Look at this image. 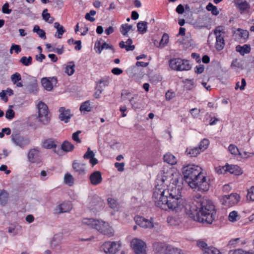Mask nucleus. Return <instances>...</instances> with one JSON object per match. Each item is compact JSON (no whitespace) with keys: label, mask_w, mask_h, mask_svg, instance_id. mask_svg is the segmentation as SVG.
Masks as SVG:
<instances>
[{"label":"nucleus","mask_w":254,"mask_h":254,"mask_svg":"<svg viewBox=\"0 0 254 254\" xmlns=\"http://www.w3.org/2000/svg\"><path fill=\"white\" fill-rule=\"evenodd\" d=\"M183 173L185 181L194 190L206 191L209 190V184L200 167L194 164L188 165L183 167Z\"/></svg>","instance_id":"3"},{"label":"nucleus","mask_w":254,"mask_h":254,"mask_svg":"<svg viewBox=\"0 0 254 254\" xmlns=\"http://www.w3.org/2000/svg\"><path fill=\"white\" fill-rule=\"evenodd\" d=\"M170 66L176 70H188L190 69L191 65L189 61L180 58L173 59L170 61Z\"/></svg>","instance_id":"6"},{"label":"nucleus","mask_w":254,"mask_h":254,"mask_svg":"<svg viewBox=\"0 0 254 254\" xmlns=\"http://www.w3.org/2000/svg\"><path fill=\"white\" fill-rule=\"evenodd\" d=\"M201 152L199 149L197 147H189L186 150V155L189 157H195L199 154Z\"/></svg>","instance_id":"25"},{"label":"nucleus","mask_w":254,"mask_h":254,"mask_svg":"<svg viewBox=\"0 0 254 254\" xmlns=\"http://www.w3.org/2000/svg\"><path fill=\"white\" fill-rule=\"evenodd\" d=\"M247 199L248 200L254 201V186L248 190Z\"/></svg>","instance_id":"51"},{"label":"nucleus","mask_w":254,"mask_h":254,"mask_svg":"<svg viewBox=\"0 0 254 254\" xmlns=\"http://www.w3.org/2000/svg\"><path fill=\"white\" fill-rule=\"evenodd\" d=\"M17 13L19 14H25L26 15H29L31 13V10L30 8L26 6H23L19 7L16 10Z\"/></svg>","instance_id":"40"},{"label":"nucleus","mask_w":254,"mask_h":254,"mask_svg":"<svg viewBox=\"0 0 254 254\" xmlns=\"http://www.w3.org/2000/svg\"><path fill=\"white\" fill-rule=\"evenodd\" d=\"M37 106L39 122L44 125H48L50 122V117L48 106L42 102H40Z\"/></svg>","instance_id":"5"},{"label":"nucleus","mask_w":254,"mask_h":254,"mask_svg":"<svg viewBox=\"0 0 254 254\" xmlns=\"http://www.w3.org/2000/svg\"><path fill=\"white\" fill-rule=\"evenodd\" d=\"M108 85V82L107 81H104L101 80L100 81L99 85L97 86V91L94 93V97L96 98H98L100 97V94L102 93L103 90V86L105 87Z\"/></svg>","instance_id":"29"},{"label":"nucleus","mask_w":254,"mask_h":254,"mask_svg":"<svg viewBox=\"0 0 254 254\" xmlns=\"http://www.w3.org/2000/svg\"><path fill=\"white\" fill-rule=\"evenodd\" d=\"M8 193L5 190L0 192V202L2 205H5L8 200Z\"/></svg>","instance_id":"36"},{"label":"nucleus","mask_w":254,"mask_h":254,"mask_svg":"<svg viewBox=\"0 0 254 254\" xmlns=\"http://www.w3.org/2000/svg\"><path fill=\"white\" fill-rule=\"evenodd\" d=\"M239 218L240 216L236 211L231 212L228 216V220L232 222L237 221Z\"/></svg>","instance_id":"46"},{"label":"nucleus","mask_w":254,"mask_h":254,"mask_svg":"<svg viewBox=\"0 0 254 254\" xmlns=\"http://www.w3.org/2000/svg\"><path fill=\"white\" fill-rule=\"evenodd\" d=\"M14 50L16 54L19 53L21 51V48L19 45H12L10 49V53L12 54V51Z\"/></svg>","instance_id":"61"},{"label":"nucleus","mask_w":254,"mask_h":254,"mask_svg":"<svg viewBox=\"0 0 254 254\" xmlns=\"http://www.w3.org/2000/svg\"><path fill=\"white\" fill-rule=\"evenodd\" d=\"M249 32L246 30L238 28L233 32V36L236 40L245 42L249 37Z\"/></svg>","instance_id":"14"},{"label":"nucleus","mask_w":254,"mask_h":254,"mask_svg":"<svg viewBox=\"0 0 254 254\" xmlns=\"http://www.w3.org/2000/svg\"><path fill=\"white\" fill-rule=\"evenodd\" d=\"M209 144V140L207 139L204 138L201 141L198 148L199 149L201 152H202L207 149Z\"/></svg>","instance_id":"48"},{"label":"nucleus","mask_w":254,"mask_h":254,"mask_svg":"<svg viewBox=\"0 0 254 254\" xmlns=\"http://www.w3.org/2000/svg\"><path fill=\"white\" fill-rule=\"evenodd\" d=\"M29 89L28 91L30 93L35 94L37 91V84L36 80H35L33 83L30 84L29 85Z\"/></svg>","instance_id":"54"},{"label":"nucleus","mask_w":254,"mask_h":254,"mask_svg":"<svg viewBox=\"0 0 254 254\" xmlns=\"http://www.w3.org/2000/svg\"><path fill=\"white\" fill-rule=\"evenodd\" d=\"M246 86V80L244 78H242V81H241V85L240 86V82H237L236 83L235 89V90H237L239 88L241 91H242L245 89Z\"/></svg>","instance_id":"55"},{"label":"nucleus","mask_w":254,"mask_h":254,"mask_svg":"<svg viewBox=\"0 0 254 254\" xmlns=\"http://www.w3.org/2000/svg\"><path fill=\"white\" fill-rule=\"evenodd\" d=\"M91 184L97 186L102 182V174L100 171H96L91 173L89 176Z\"/></svg>","instance_id":"19"},{"label":"nucleus","mask_w":254,"mask_h":254,"mask_svg":"<svg viewBox=\"0 0 254 254\" xmlns=\"http://www.w3.org/2000/svg\"><path fill=\"white\" fill-rule=\"evenodd\" d=\"M178 173L168 166H164L158 174L157 183L153 194L155 205L162 209H170L176 212L183 208L185 199L174 184L178 181Z\"/></svg>","instance_id":"1"},{"label":"nucleus","mask_w":254,"mask_h":254,"mask_svg":"<svg viewBox=\"0 0 254 254\" xmlns=\"http://www.w3.org/2000/svg\"><path fill=\"white\" fill-rule=\"evenodd\" d=\"M81 132V131L80 130H78L76 132H74L72 135V139L77 143H80L81 141V139L79 137V135Z\"/></svg>","instance_id":"56"},{"label":"nucleus","mask_w":254,"mask_h":254,"mask_svg":"<svg viewBox=\"0 0 254 254\" xmlns=\"http://www.w3.org/2000/svg\"><path fill=\"white\" fill-rule=\"evenodd\" d=\"M227 172L235 175H240L243 173L241 169L237 165H227Z\"/></svg>","instance_id":"26"},{"label":"nucleus","mask_w":254,"mask_h":254,"mask_svg":"<svg viewBox=\"0 0 254 254\" xmlns=\"http://www.w3.org/2000/svg\"><path fill=\"white\" fill-rule=\"evenodd\" d=\"M181 250L180 249L169 245L166 248L165 254H181Z\"/></svg>","instance_id":"33"},{"label":"nucleus","mask_w":254,"mask_h":254,"mask_svg":"<svg viewBox=\"0 0 254 254\" xmlns=\"http://www.w3.org/2000/svg\"><path fill=\"white\" fill-rule=\"evenodd\" d=\"M64 182L69 186H72L74 184V178L69 173H66L64 176Z\"/></svg>","instance_id":"43"},{"label":"nucleus","mask_w":254,"mask_h":254,"mask_svg":"<svg viewBox=\"0 0 254 254\" xmlns=\"http://www.w3.org/2000/svg\"><path fill=\"white\" fill-rule=\"evenodd\" d=\"M120 242H106L101 247V250L106 254H115L121 248Z\"/></svg>","instance_id":"9"},{"label":"nucleus","mask_w":254,"mask_h":254,"mask_svg":"<svg viewBox=\"0 0 254 254\" xmlns=\"http://www.w3.org/2000/svg\"><path fill=\"white\" fill-rule=\"evenodd\" d=\"M9 4L8 3H4L2 7V11L3 13L9 14L11 12V9H9Z\"/></svg>","instance_id":"62"},{"label":"nucleus","mask_w":254,"mask_h":254,"mask_svg":"<svg viewBox=\"0 0 254 254\" xmlns=\"http://www.w3.org/2000/svg\"><path fill=\"white\" fill-rule=\"evenodd\" d=\"M59 111L60 112L59 119L61 121L64 122L65 123H67L69 122V120L72 114L70 112V110L69 109H65L64 107H61Z\"/></svg>","instance_id":"17"},{"label":"nucleus","mask_w":254,"mask_h":254,"mask_svg":"<svg viewBox=\"0 0 254 254\" xmlns=\"http://www.w3.org/2000/svg\"><path fill=\"white\" fill-rule=\"evenodd\" d=\"M17 227H9L8 229V232L9 233H12L13 236H15L18 234V231Z\"/></svg>","instance_id":"64"},{"label":"nucleus","mask_w":254,"mask_h":254,"mask_svg":"<svg viewBox=\"0 0 254 254\" xmlns=\"http://www.w3.org/2000/svg\"><path fill=\"white\" fill-rule=\"evenodd\" d=\"M72 209V205L70 202H64L58 205L54 209L55 214H61L69 212Z\"/></svg>","instance_id":"15"},{"label":"nucleus","mask_w":254,"mask_h":254,"mask_svg":"<svg viewBox=\"0 0 254 254\" xmlns=\"http://www.w3.org/2000/svg\"><path fill=\"white\" fill-rule=\"evenodd\" d=\"M38 150L36 149H30L28 153V159L32 163L35 162V156L38 154Z\"/></svg>","instance_id":"35"},{"label":"nucleus","mask_w":254,"mask_h":254,"mask_svg":"<svg viewBox=\"0 0 254 254\" xmlns=\"http://www.w3.org/2000/svg\"><path fill=\"white\" fill-rule=\"evenodd\" d=\"M61 148L64 151L70 152L74 149V146L73 144L68 141L65 140L63 142Z\"/></svg>","instance_id":"32"},{"label":"nucleus","mask_w":254,"mask_h":254,"mask_svg":"<svg viewBox=\"0 0 254 254\" xmlns=\"http://www.w3.org/2000/svg\"><path fill=\"white\" fill-rule=\"evenodd\" d=\"M15 113L14 111L11 109L7 110L5 113V117L8 120H11L14 117Z\"/></svg>","instance_id":"60"},{"label":"nucleus","mask_w":254,"mask_h":254,"mask_svg":"<svg viewBox=\"0 0 254 254\" xmlns=\"http://www.w3.org/2000/svg\"><path fill=\"white\" fill-rule=\"evenodd\" d=\"M197 246L201 249L204 253L205 250H206L209 247L207 246L206 243L202 240H199L196 242Z\"/></svg>","instance_id":"52"},{"label":"nucleus","mask_w":254,"mask_h":254,"mask_svg":"<svg viewBox=\"0 0 254 254\" xmlns=\"http://www.w3.org/2000/svg\"><path fill=\"white\" fill-rule=\"evenodd\" d=\"M240 200V196L237 193H231L224 196L221 199L222 204L227 207H231L237 204Z\"/></svg>","instance_id":"11"},{"label":"nucleus","mask_w":254,"mask_h":254,"mask_svg":"<svg viewBox=\"0 0 254 254\" xmlns=\"http://www.w3.org/2000/svg\"><path fill=\"white\" fill-rule=\"evenodd\" d=\"M33 31L36 33L41 38L44 39L46 38L45 32L43 29H40L38 25H35L34 26Z\"/></svg>","instance_id":"39"},{"label":"nucleus","mask_w":254,"mask_h":254,"mask_svg":"<svg viewBox=\"0 0 254 254\" xmlns=\"http://www.w3.org/2000/svg\"><path fill=\"white\" fill-rule=\"evenodd\" d=\"M216 172L218 174H224L227 172V165L218 166L215 168Z\"/></svg>","instance_id":"53"},{"label":"nucleus","mask_w":254,"mask_h":254,"mask_svg":"<svg viewBox=\"0 0 254 254\" xmlns=\"http://www.w3.org/2000/svg\"><path fill=\"white\" fill-rule=\"evenodd\" d=\"M62 240V236L55 235L51 241V247L53 250H56L60 246Z\"/></svg>","instance_id":"28"},{"label":"nucleus","mask_w":254,"mask_h":254,"mask_svg":"<svg viewBox=\"0 0 254 254\" xmlns=\"http://www.w3.org/2000/svg\"><path fill=\"white\" fill-rule=\"evenodd\" d=\"M228 150L233 155H239L240 157H243V155L239 151L238 147L234 144H230L228 147Z\"/></svg>","instance_id":"37"},{"label":"nucleus","mask_w":254,"mask_h":254,"mask_svg":"<svg viewBox=\"0 0 254 254\" xmlns=\"http://www.w3.org/2000/svg\"><path fill=\"white\" fill-rule=\"evenodd\" d=\"M206 8L208 11H211L212 14L214 15H217L219 13V11L218 10L217 7L210 2L207 4Z\"/></svg>","instance_id":"44"},{"label":"nucleus","mask_w":254,"mask_h":254,"mask_svg":"<svg viewBox=\"0 0 254 254\" xmlns=\"http://www.w3.org/2000/svg\"><path fill=\"white\" fill-rule=\"evenodd\" d=\"M136 223L139 226L143 228H152L154 227V225L151 220L146 219L140 216L135 217Z\"/></svg>","instance_id":"16"},{"label":"nucleus","mask_w":254,"mask_h":254,"mask_svg":"<svg viewBox=\"0 0 254 254\" xmlns=\"http://www.w3.org/2000/svg\"><path fill=\"white\" fill-rule=\"evenodd\" d=\"M236 51L243 56L245 54H248L251 51V47L248 45H244L243 46L238 45L236 47Z\"/></svg>","instance_id":"30"},{"label":"nucleus","mask_w":254,"mask_h":254,"mask_svg":"<svg viewBox=\"0 0 254 254\" xmlns=\"http://www.w3.org/2000/svg\"><path fill=\"white\" fill-rule=\"evenodd\" d=\"M41 83L44 89L47 91H51L54 85L57 83V79L55 77H44L41 79Z\"/></svg>","instance_id":"13"},{"label":"nucleus","mask_w":254,"mask_h":254,"mask_svg":"<svg viewBox=\"0 0 254 254\" xmlns=\"http://www.w3.org/2000/svg\"><path fill=\"white\" fill-rule=\"evenodd\" d=\"M95 154L93 151L88 148L87 152L84 154L83 158L84 159H89L90 163L93 165L97 164L98 162V160L94 157Z\"/></svg>","instance_id":"21"},{"label":"nucleus","mask_w":254,"mask_h":254,"mask_svg":"<svg viewBox=\"0 0 254 254\" xmlns=\"http://www.w3.org/2000/svg\"><path fill=\"white\" fill-rule=\"evenodd\" d=\"M225 32L224 27L221 26L217 27L214 30L216 40L215 47L218 51L222 50L224 47L225 41L222 35L224 34Z\"/></svg>","instance_id":"8"},{"label":"nucleus","mask_w":254,"mask_h":254,"mask_svg":"<svg viewBox=\"0 0 254 254\" xmlns=\"http://www.w3.org/2000/svg\"><path fill=\"white\" fill-rule=\"evenodd\" d=\"M11 81L12 83L18 87H22L23 85L19 81L21 80L22 78L20 74L18 72H15L10 76Z\"/></svg>","instance_id":"22"},{"label":"nucleus","mask_w":254,"mask_h":254,"mask_svg":"<svg viewBox=\"0 0 254 254\" xmlns=\"http://www.w3.org/2000/svg\"><path fill=\"white\" fill-rule=\"evenodd\" d=\"M54 27L57 29L58 33V38H61L62 36L65 32L64 27L61 25L59 23L56 22L54 23Z\"/></svg>","instance_id":"45"},{"label":"nucleus","mask_w":254,"mask_h":254,"mask_svg":"<svg viewBox=\"0 0 254 254\" xmlns=\"http://www.w3.org/2000/svg\"><path fill=\"white\" fill-rule=\"evenodd\" d=\"M137 28L139 33L144 34L147 30V23L145 21L139 22L137 24Z\"/></svg>","instance_id":"34"},{"label":"nucleus","mask_w":254,"mask_h":254,"mask_svg":"<svg viewBox=\"0 0 254 254\" xmlns=\"http://www.w3.org/2000/svg\"><path fill=\"white\" fill-rule=\"evenodd\" d=\"M137 95L136 94H132L127 91H124L122 93V99L123 101L128 100L130 104H133V100H136Z\"/></svg>","instance_id":"23"},{"label":"nucleus","mask_w":254,"mask_h":254,"mask_svg":"<svg viewBox=\"0 0 254 254\" xmlns=\"http://www.w3.org/2000/svg\"><path fill=\"white\" fill-rule=\"evenodd\" d=\"M91 110V107L89 101H85L83 103L80 107V110L81 112H89Z\"/></svg>","instance_id":"49"},{"label":"nucleus","mask_w":254,"mask_h":254,"mask_svg":"<svg viewBox=\"0 0 254 254\" xmlns=\"http://www.w3.org/2000/svg\"><path fill=\"white\" fill-rule=\"evenodd\" d=\"M185 199L183 208L178 213L184 210L186 213L194 221L202 223L211 224L214 220L216 212L212 202L200 195L192 199Z\"/></svg>","instance_id":"2"},{"label":"nucleus","mask_w":254,"mask_h":254,"mask_svg":"<svg viewBox=\"0 0 254 254\" xmlns=\"http://www.w3.org/2000/svg\"><path fill=\"white\" fill-rule=\"evenodd\" d=\"M11 139L15 146H18L21 148L28 145L30 142L28 137L22 135L18 131L12 133Z\"/></svg>","instance_id":"7"},{"label":"nucleus","mask_w":254,"mask_h":254,"mask_svg":"<svg viewBox=\"0 0 254 254\" xmlns=\"http://www.w3.org/2000/svg\"><path fill=\"white\" fill-rule=\"evenodd\" d=\"M75 64L73 62H69L65 69V72L68 75H72L74 72Z\"/></svg>","instance_id":"42"},{"label":"nucleus","mask_w":254,"mask_h":254,"mask_svg":"<svg viewBox=\"0 0 254 254\" xmlns=\"http://www.w3.org/2000/svg\"><path fill=\"white\" fill-rule=\"evenodd\" d=\"M169 209L170 210V209ZM173 212L178 214L169 216L167 218V222L169 225L172 226L179 225L182 222V214L183 212L186 213V210L184 209V210L180 213L176 212L175 211H173Z\"/></svg>","instance_id":"12"},{"label":"nucleus","mask_w":254,"mask_h":254,"mask_svg":"<svg viewBox=\"0 0 254 254\" xmlns=\"http://www.w3.org/2000/svg\"><path fill=\"white\" fill-rule=\"evenodd\" d=\"M165 162L170 165H174L177 163V159L173 154L167 153L164 155Z\"/></svg>","instance_id":"31"},{"label":"nucleus","mask_w":254,"mask_h":254,"mask_svg":"<svg viewBox=\"0 0 254 254\" xmlns=\"http://www.w3.org/2000/svg\"><path fill=\"white\" fill-rule=\"evenodd\" d=\"M72 168L74 172L79 175H84L86 174V164L77 160L72 163Z\"/></svg>","instance_id":"18"},{"label":"nucleus","mask_w":254,"mask_h":254,"mask_svg":"<svg viewBox=\"0 0 254 254\" xmlns=\"http://www.w3.org/2000/svg\"><path fill=\"white\" fill-rule=\"evenodd\" d=\"M185 86L187 89L191 90L194 87V82L192 79H186Z\"/></svg>","instance_id":"58"},{"label":"nucleus","mask_w":254,"mask_h":254,"mask_svg":"<svg viewBox=\"0 0 254 254\" xmlns=\"http://www.w3.org/2000/svg\"><path fill=\"white\" fill-rule=\"evenodd\" d=\"M200 112V109H198L197 108H193L190 110V113L191 115V116L193 117V118H197Z\"/></svg>","instance_id":"59"},{"label":"nucleus","mask_w":254,"mask_h":254,"mask_svg":"<svg viewBox=\"0 0 254 254\" xmlns=\"http://www.w3.org/2000/svg\"><path fill=\"white\" fill-rule=\"evenodd\" d=\"M130 245L135 254H146V244L141 240L134 238L132 240Z\"/></svg>","instance_id":"10"},{"label":"nucleus","mask_w":254,"mask_h":254,"mask_svg":"<svg viewBox=\"0 0 254 254\" xmlns=\"http://www.w3.org/2000/svg\"><path fill=\"white\" fill-rule=\"evenodd\" d=\"M126 43V44H125L124 41L120 42L119 43L120 48L122 49L125 48L127 51H133L134 49L135 46L131 45L132 41L131 39H128Z\"/></svg>","instance_id":"24"},{"label":"nucleus","mask_w":254,"mask_h":254,"mask_svg":"<svg viewBox=\"0 0 254 254\" xmlns=\"http://www.w3.org/2000/svg\"><path fill=\"white\" fill-rule=\"evenodd\" d=\"M82 224L83 225H87L90 228H94L98 232L108 237H112L114 235L113 228L105 221L92 218H84L82 220Z\"/></svg>","instance_id":"4"},{"label":"nucleus","mask_w":254,"mask_h":254,"mask_svg":"<svg viewBox=\"0 0 254 254\" xmlns=\"http://www.w3.org/2000/svg\"><path fill=\"white\" fill-rule=\"evenodd\" d=\"M108 203L110 208L115 210H118L120 208L119 203L117 200L112 198H108Z\"/></svg>","instance_id":"41"},{"label":"nucleus","mask_w":254,"mask_h":254,"mask_svg":"<svg viewBox=\"0 0 254 254\" xmlns=\"http://www.w3.org/2000/svg\"><path fill=\"white\" fill-rule=\"evenodd\" d=\"M47 9H45L42 12L43 18L46 22L48 21V20L51 18L50 14L47 12Z\"/></svg>","instance_id":"63"},{"label":"nucleus","mask_w":254,"mask_h":254,"mask_svg":"<svg viewBox=\"0 0 254 254\" xmlns=\"http://www.w3.org/2000/svg\"><path fill=\"white\" fill-rule=\"evenodd\" d=\"M169 40V35L166 33H164L163 35L160 42L159 43V45H157V47L161 48L164 47L168 44Z\"/></svg>","instance_id":"38"},{"label":"nucleus","mask_w":254,"mask_h":254,"mask_svg":"<svg viewBox=\"0 0 254 254\" xmlns=\"http://www.w3.org/2000/svg\"><path fill=\"white\" fill-rule=\"evenodd\" d=\"M166 247L163 243L155 242L153 244V251L158 254H165Z\"/></svg>","instance_id":"20"},{"label":"nucleus","mask_w":254,"mask_h":254,"mask_svg":"<svg viewBox=\"0 0 254 254\" xmlns=\"http://www.w3.org/2000/svg\"><path fill=\"white\" fill-rule=\"evenodd\" d=\"M43 147L46 149L55 148L57 147L56 141L52 138H48L43 142Z\"/></svg>","instance_id":"27"},{"label":"nucleus","mask_w":254,"mask_h":254,"mask_svg":"<svg viewBox=\"0 0 254 254\" xmlns=\"http://www.w3.org/2000/svg\"><path fill=\"white\" fill-rule=\"evenodd\" d=\"M229 254H254V253H251L250 252L245 251L241 249H238L234 251H231Z\"/></svg>","instance_id":"57"},{"label":"nucleus","mask_w":254,"mask_h":254,"mask_svg":"<svg viewBox=\"0 0 254 254\" xmlns=\"http://www.w3.org/2000/svg\"><path fill=\"white\" fill-rule=\"evenodd\" d=\"M32 58L31 56L28 57H22L20 60L19 62L21 63L23 65L29 66L32 63Z\"/></svg>","instance_id":"47"},{"label":"nucleus","mask_w":254,"mask_h":254,"mask_svg":"<svg viewBox=\"0 0 254 254\" xmlns=\"http://www.w3.org/2000/svg\"><path fill=\"white\" fill-rule=\"evenodd\" d=\"M132 27V25H128L127 24H123L120 28V31L124 36H126Z\"/></svg>","instance_id":"50"}]
</instances>
